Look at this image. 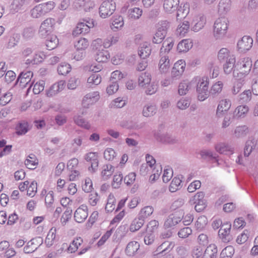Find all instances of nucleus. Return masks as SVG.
I'll use <instances>...</instances> for the list:
<instances>
[{"instance_id": "nucleus-1", "label": "nucleus", "mask_w": 258, "mask_h": 258, "mask_svg": "<svg viewBox=\"0 0 258 258\" xmlns=\"http://www.w3.org/2000/svg\"><path fill=\"white\" fill-rule=\"evenodd\" d=\"M252 67V61L248 57H241L238 59L234 69L235 77H242L247 75Z\"/></svg>"}, {"instance_id": "nucleus-2", "label": "nucleus", "mask_w": 258, "mask_h": 258, "mask_svg": "<svg viewBox=\"0 0 258 258\" xmlns=\"http://www.w3.org/2000/svg\"><path fill=\"white\" fill-rule=\"evenodd\" d=\"M94 27V22L93 19L84 20L83 22L77 24L72 34L75 36L81 34H87L90 31V28Z\"/></svg>"}, {"instance_id": "nucleus-3", "label": "nucleus", "mask_w": 258, "mask_h": 258, "mask_svg": "<svg viewBox=\"0 0 258 258\" xmlns=\"http://www.w3.org/2000/svg\"><path fill=\"white\" fill-rule=\"evenodd\" d=\"M209 81L207 77H203L199 80L197 91L200 101L205 100L208 96Z\"/></svg>"}, {"instance_id": "nucleus-4", "label": "nucleus", "mask_w": 258, "mask_h": 258, "mask_svg": "<svg viewBox=\"0 0 258 258\" xmlns=\"http://www.w3.org/2000/svg\"><path fill=\"white\" fill-rule=\"evenodd\" d=\"M228 29V21L225 18L218 19L214 24V35L217 38L224 36Z\"/></svg>"}, {"instance_id": "nucleus-5", "label": "nucleus", "mask_w": 258, "mask_h": 258, "mask_svg": "<svg viewBox=\"0 0 258 258\" xmlns=\"http://www.w3.org/2000/svg\"><path fill=\"white\" fill-rule=\"evenodd\" d=\"M37 182L35 180L31 182L26 180L20 183L19 188L21 191H27V195L34 197L37 192Z\"/></svg>"}, {"instance_id": "nucleus-6", "label": "nucleus", "mask_w": 258, "mask_h": 258, "mask_svg": "<svg viewBox=\"0 0 258 258\" xmlns=\"http://www.w3.org/2000/svg\"><path fill=\"white\" fill-rule=\"evenodd\" d=\"M116 9L115 3L113 1H106L102 3L99 8V14L103 18L111 15Z\"/></svg>"}, {"instance_id": "nucleus-7", "label": "nucleus", "mask_w": 258, "mask_h": 258, "mask_svg": "<svg viewBox=\"0 0 258 258\" xmlns=\"http://www.w3.org/2000/svg\"><path fill=\"white\" fill-rule=\"evenodd\" d=\"M169 23L167 21H163L158 26V30L155 34L153 38V42L154 43H160L164 39L167 30L169 27Z\"/></svg>"}, {"instance_id": "nucleus-8", "label": "nucleus", "mask_w": 258, "mask_h": 258, "mask_svg": "<svg viewBox=\"0 0 258 258\" xmlns=\"http://www.w3.org/2000/svg\"><path fill=\"white\" fill-rule=\"evenodd\" d=\"M253 44V39L248 36H243L237 44V49L239 52H244L251 48Z\"/></svg>"}, {"instance_id": "nucleus-9", "label": "nucleus", "mask_w": 258, "mask_h": 258, "mask_svg": "<svg viewBox=\"0 0 258 258\" xmlns=\"http://www.w3.org/2000/svg\"><path fill=\"white\" fill-rule=\"evenodd\" d=\"M66 86L64 81H60L52 85L46 91V95L48 97H52L63 90Z\"/></svg>"}, {"instance_id": "nucleus-10", "label": "nucleus", "mask_w": 258, "mask_h": 258, "mask_svg": "<svg viewBox=\"0 0 258 258\" xmlns=\"http://www.w3.org/2000/svg\"><path fill=\"white\" fill-rule=\"evenodd\" d=\"M230 224H224L222 225L218 232V235L221 240L224 243L229 242L231 239L230 235Z\"/></svg>"}, {"instance_id": "nucleus-11", "label": "nucleus", "mask_w": 258, "mask_h": 258, "mask_svg": "<svg viewBox=\"0 0 258 258\" xmlns=\"http://www.w3.org/2000/svg\"><path fill=\"white\" fill-rule=\"evenodd\" d=\"M146 164L142 165L140 168V173L143 175H146L156 163L155 159L151 155H147L146 156Z\"/></svg>"}, {"instance_id": "nucleus-12", "label": "nucleus", "mask_w": 258, "mask_h": 258, "mask_svg": "<svg viewBox=\"0 0 258 258\" xmlns=\"http://www.w3.org/2000/svg\"><path fill=\"white\" fill-rule=\"evenodd\" d=\"M231 106V103L230 100L227 99L221 100L217 108V116L219 117L222 116L229 110Z\"/></svg>"}, {"instance_id": "nucleus-13", "label": "nucleus", "mask_w": 258, "mask_h": 258, "mask_svg": "<svg viewBox=\"0 0 258 258\" xmlns=\"http://www.w3.org/2000/svg\"><path fill=\"white\" fill-rule=\"evenodd\" d=\"M163 9L167 13H172L175 12L179 6V0H163Z\"/></svg>"}, {"instance_id": "nucleus-14", "label": "nucleus", "mask_w": 258, "mask_h": 258, "mask_svg": "<svg viewBox=\"0 0 258 258\" xmlns=\"http://www.w3.org/2000/svg\"><path fill=\"white\" fill-rule=\"evenodd\" d=\"M181 221V216L177 213L170 214L164 223V226L166 228H171L177 225Z\"/></svg>"}, {"instance_id": "nucleus-15", "label": "nucleus", "mask_w": 258, "mask_h": 258, "mask_svg": "<svg viewBox=\"0 0 258 258\" xmlns=\"http://www.w3.org/2000/svg\"><path fill=\"white\" fill-rule=\"evenodd\" d=\"M99 98L98 92H94L87 94L83 98L82 105L84 108H88L90 104L96 102Z\"/></svg>"}, {"instance_id": "nucleus-16", "label": "nucleus", "mask_w": 258, "mask_h": 258, "mask_svg": "<svg viewBox=\"0 0 258 258\" xmlns=\"http://www.w3.org/2000/svg\"><path fill=\"white\" fill-rule=\"evenodd\" d=\"M235 65V57L234 55H232L226 60L225 63L223 64L224 72L227 74H229L231 72H233V75L234 76V69Z\"/></svg>"}, {"instance_id": "nucleus-17", "label": "nucleus", "mask_w": 258, "mask_h": 258, "mask_svg": "<svg viewBox=\"0 0 258 258\" xmlns=\"http://www.w3.org/2000/svg\"><path fill=\"white\" fill-rule=\"evenodd\" d=\"M140 244L135 241L130 242L126 245L125 252L127 255L129 256H135L140 249Z\"/></svg>"}, {"instance_id": "nucleus-18", "label": "nucleus", "mask_w": 258, "mask_h": 258, "mask_svg": "<svg viewBox=\"0 0 258 258\" xmlns=\"http://www.w3.org/2000/svg\"><path fill=\"white\" fill-rule=\"evenodd\" d=\"M55 24V21L54 19L47 18L42 23L40 27V31L44 33L50 32L53 29Z\"/></svg>"}, {"instance_id": "nucleus-19", "label": "nucleus", "mask_w": 258, "mask_h": 258, "mask_svg": "<svg viewBox=\"0 0 258 258\" xmlns=\"http://www.w3.org/2000/svg\"><path fill=\"white\" fill-rule=\"evenodd\" d=\"M185 62L182 59L177 61L172 69L171 74L173 76H180L184 72L185 68Z\"/></svg>"}, {"instance_id": "nucleus-20", "label": "nucleus", "mask_w": 258, "mask_h": 258, "mask_svg": "<svg viewBox=\"0 0 258 258\" xmlns=\"http://www.w3.org/2000/svg\"><path fill=\"white\" fill-rule=\"evenodd\" d=\"M159 71L161 73H167L170 68V60L167 55H161L158 64Z\"/></svg>"}, {"instance_id": "nucleus-21", "label": "nucleus", "mask_w": 258, "mask_h": 258, "mask_svg": "<svg viewBox=\"0 0 258 258\" xmlns=\"http://www.w3.org/2000/svg\"><path fill=\"white\" fill-rule=\"evenodd\" d=\"M192 47V42L189 39H183L177 46V50L179 52H186Z\"/></svg>"}, {"instance_id": "nucleus-22", "label": "nucleus", "mask_w": 258, "mask_h": 258, "mask_svg": "<svg viewBox=\"0 0 258 258\" xmlns=\"http://www.w3.org/2000/svg\"><path fill=\"white\" fill-rule=\"evenodd\" d=\"M89 40L84 37H81L79 39L76 40L74 42V46L75 49H78V50L85 51H86L87 49L89 46Z\"/></svg>"}, {"instance_id": "nucleus-23", "label": "nucleus", "mask_w": 258, "mask_h": 258, "mask_svg": "<svg viewBox=\"0 0 258 258\" xmlns=\"http://www.w3.org/2000/svg\"><path fill=\"white\" fill-rule=\"evenodd\" d=\"M33 73L31 71L22 73L19 76L17 82L22 87H25L31 81Z\"/></svg>"}, {"instance_id": "nucleus-24", "label": "nucleus", "mask_w": 258, "mask_h": 258, "mask_svg": "<svg viewBox=\"0 0 258 258\" xmlns=\"http://www.w3.org/2000/svg\"><path fill=\"white\" fill-rule=\"evenodd\" d=\"M231 2L230 0H221L218 6V13L220 15H224L231 9Z\"/></svg>"}, {"instance_id": "nucleus-25", "label": "nucleus", "mask_w": 258, "mask_h": 258, "mask_svg": "<svg viewBox=\"0 0 258 258\" xmlns=\"http://www.w3.org/2000/svg\"><path fill=\"white\" fill-rule=\"evenodd\" d=\"M217 248L215 244L209 245L204 252L202 258H216L217 255Z\"/></svg>"}, {"instance_id": "nucleus-26", "label": "nucleus", "mask_w": 258, "mask_h": 258, "mask_svg": "<svg viewBox=\"0 0 258 258\" xmlns=\"http://www.w3.org/2000/svg\"><path fill=\"white\" fill-rule=\"evenodd\" d=\"M85 159L87 161L91 162L90 168L94 171L98 165L97 154L95 153H89L86 155Z\"/></svg>"}, {"instance_id": "nucleus-27", "label": "nucleus", "mask_w": 258, "mask_h": 258, "mask_svg": "<svg viewBox=\"0 0 258 258\" xmlns=\"http://www.w3.org/2000/svg\"><path fill=\"white\" fill-rule=\"evenodd\" d=\"M151 75L147 72L142 73L139 77V85L142 87L145 88L150 84L151 82Z\"/></svg>"}, {"instance_id": "nucleus-28", "label": "nucleus", "mask_w": 258, "mask_h": 258, "mask_svg": "<svg viewBox=\"0 0 258 258\" xmlns=\"http://www.w3.org/2000/svg\"><path fill=\"white\" fill-rule=\"evenodd\" d=\"M174 45V42L172 38H168L163 42L160 49V55L163 53L167 54L172 49Z\"/></svg>"}, {"instance_id": "nucleus-29", "label": "nucleus", "mask_w": 258, "mask_h": 258, "mask_svg": "<svg viewBox=\"0 0 258 258\" xmlns=\"http://www.w3.org/2000/svg\"><path fill=\"white\" fill-rule=\"evenodd\" d=\"M124 25L123 17L121 16H115L113 17L111 24V29L113 31H116L121 28Z\"/></svg>"}, {"instance_id": "nucleus-30", "label": "nucleus", "mask_w": 258, "mask_h": 258, "mask_svg": "<svg viewBox=\"0 0 258 258\" xmlns=\"http://www.w3.org/2000/svg\"><path fill=\"white\" fill-rule=\"evenodd\" d=\"M215 149L220 154L229 155L233 153V149L225 143L218 144L215 147Z\"/></svg>"}, {"instance_id": "nucleus-31", "label": "nucleus", "mask_w": 258, "mask_h": 258, "mask_svg": "<svg viewBox=\"0 0 258 258\" xmlns=\"http://www.w3.org/2000/svg\"><path fill=\"white\" fill-rule=\"evenodd\" d=\"M26 167L30 169H34L38 164V160L34 154L29 155L25 161Z\"/></svg>"}, {"instance_id": "nucleus-32", "label": "nucleus", "mask_w": 258, "mask_h": 258, "mask_svg": "<svg viewBox=\"0 0 258 258\" xmlns=\"http://www.w3.org/2000/svg\"><path fill=\"white\" fill-rule=\"evenodd\" d=\"M142 13V10L139 8H131L128 11V17L131 20H137L141 17Z\"/></svg>"}, {"instance_id": "nucleus-33", "label": "nucleus", "mask_w": 258, "mask_h": 258, "mask_svg": "<svg viewBox=\"0 0 258 258\" xmlns=\"http://www.w3.org/2000/svg\"><path fill=\"white\" fill-rule=\"evenodd\" d=\"M189 4L185 3L182 7H180L177 10V18L178 19L185 18L189 12Z\"/></svg>"}, {"instance_id": "nucleus-34", "label": "nucleus", "mask_w": 258, "mask_h": 258, "mask_svg": "<svg viewBox=\"0 0 258 258\" xmlns=\"http://www.w3.org/2000/svg\"><path fill=\"white\" fill-rule=\"evenodd\" d=\"M194 21L195 30L198 31L202 29L206 24V18L203 15H199L195 17Z\"/></svg>"}, {"instance_id": "nucleus-35", "label": "nucleus", "mask_w": 258, "mask_h": 258, "mask_svg": "<svg viewBox=\"0 0 258 258\" xmlns=\"http://www.w3.org/2000/svg\"><path fill=\"white\" fill-rule=\"evenodd\" d=\"M189 29V23L188 21H185L178 25L176 29V33L180 36H184L187 33Z\"/></svg>"}, {"instance_id": "nucleus-36", "label": "nucleus", "mask_w": 258, "mask_h": 258, "mask_svg": "<svg viewBox=\"0 0 258 258\" xmlns=\"http://www.w3.org/2000/svg\"><path fill=\"white\" fill-rule=\"evenodd\" d=\"M174 243L169 241H165L161 245H160L157 248V251L160 253H163V252L167 251H170L174 247Z\"/></svg>"}, {"instance_id": "nucleus-37", "label": "nucleus", "mask_w": 258, "mask_h": 258, "mask_svg": "<svg viewBox=\"0 0 258 258\" xmlns=\"http://www.w3.org/2000/svg\"><path fill=\"white\" fill-rule=\"evenodd\" d=\"M41 194L45 196V202L48 205H51L54 202V192L52 190H47L46 189H43Z\"/></svg>"}, {"instance_id": "nucleus-38", "label": "nucleus", "mask_w": 258, "mask_h": 258, "mask_svg": "<svg viewBox=\"0 0 258 258\" xmlns=\"http://www.w3.org/2000/svg\"><path fill=\"white\" fill-rule=\"evenodd\" d=\"M249 108L246 105L237 106L234 110V116L237 117L244 116L248 112Z\"/></svg>"}, {"instance_id": "nucleus-39", "label": "nucleus", "mask_w": 258, "mask_h": 258, "mask_svg": "<svg viewBox=\"0 0 258 258\" xmlns=\"http://www.w3.org/2000/svg\"><path fill=\"white\" fill-rule=\"evenodd\" d=\"M58 43V39L56 36L48 38L46 41V46L48 50H52L56 47Z\"/></svg>"}, {"instance_id": "nucleus-40", "label": "nucleus", "mask_w": 258, "mask_h": 258, "mask_svg": "<svg viewBox=\"0 0 258 258\" xmlns=\"http://www.w3.org/2000/svg\"><path fill=\"white\" fill-rule=\"evenodd\" d=\"M88 211H75L74 218L76 222L81 223L88 217Z\"/></svg>"}, {"instance_id": "nucleus-41", "label": "nucleus", "mask_w": 258, "mask_h": 258, "mask_svg": "<svg viewBox=\"0 0 258 258\" xmlns=\"http://www.w3.org/2000/svg\"><path fill=\"white\" fill-rule=\"evenodd\" d=\"M151 49L147 44H143L139 50V55L143 59L148 57L151 54Z\"/></svg>"}, {"instance_id": "nucleus-42", "label": "nucleus", "mask_w": 258, "mask_h": 258, "mask_svg": "<svg viewBox=\"0 0 258 258\" xmlns=\"http://www.w3.org/2000/svg\"><path fill=\"white\" fill-rule=\"evenodd\" d=\"M114 171L113 166L111 164H107L104 166L103 169L102 171V176L105 178L107 179L112 175Z\"/></svg>"}, {"instance_id": "nucleus-43", "label": "nucleus", "mask_w": 258, "mask_h": 258, "mask_svg": "<svg viewBox=\"0 0 258 258\" xmlns=\"http://www.w3.org/2000/svg\"><path fill=\"white\" fill-rule=\"evenodd\" d=\"M234 253V249L232 246L229 245L224 248L221 252V258H231Z\"/></svg>"}, {"instance_id": "nucleus-44", "label": "nucleus", "mask_w": 258, "mask_h": 258, "mask_svg": "<svg viewBox=\"0 0 258 258\" xmlns=\"http://www.w3.org/2000/svg\"><path fill=\"white\" fill-rule=\"evenodd\" d=\"M204 249L200 245L194 246L191 251V255L192 258H200L203 256Z\"/></svg>"}, {"instance_id": "nucleus-45", "label": "nucleus", "mask_w": 258, "mask_h": 258, "mask_svg": "<svg viewBox=\"0 0 258 258\" xmlns=\"http://www.w3.org/2000/svg\"><path fill=\"white\" fill-rule=\"evenodd\" d=\"M36 239H32L29 241L24 248V251L26 253H30L34 252L37 248V244H35Z\"/></svg>"}, {"instance_id": "nucleus-46", "label": "nucleus", "mask_w": 258, "mask_h": 258, "mask_svg": "<svg viewBox=\"0 0 258 258\" xmlns=\"http://www.w3.org/2000/svg\"><path fill=\"white\" fill-rule=\"evenodd\" d=\"M144 222L141 219L136 218L132 222L130 227L131 232H135L140 229L144 224Z\"/></svg>"}, {"instance_id": "nucleus-47", "label": "nucleus", "mask_w": 258, "mask_h": 258, "mask_svg": "<svg viewBox=\"0 0 258 258\" xmlns=\"http://www.w3.org/2000/svg\"><path fill=\"white\" fill-rule=\"evenodd\" d=\"M181 181V179L179 177H174L170 183L169 190L171 192L176 191L180 186Z\"/></svg>"}, {"instance_id": "nucleus-48", "label": "nucleus", "mask_w": 258, "mask_h": 258, "mask_svg": "<svg viewBox=\"0 0 258 258\" xmlns=\"http://www.w3.org/2000/svg\"><path fill=\"white\" fill-rule=\"evenodd\" d=\"M119 39L118 36H110L105 39L103 42V46L105 48H109L112 45L115 44Z\"/></svg>"}, {"instance_id": "nucleus-49", "label": "nucleus", "mask_w": 258, "mask_h": 258, "mask_svg": "<svg viewBox=\"0 0 258 258\" xmlns=\"http://www.w3.org/2000/svg\"><path fill=\"white\" fill-rule=\"evenodd\" d=\"M207 223L208 220L206 217L202 216L198 218L195 223V226L198 230H202L207 225Z\"/></svg>"}, {"instance_id": "nucleus-50", "label": "nucleus", "mask_w": 258, "mask_h": 258, "mask_svg": "<svg viewBox=\"0 0 258 258\" xmlns=\"http://www.w3.org/2000/svg\"><path fill=\"white\" fill-rule=\"evenodd\" d=\"M232 55H230V51L227 48H222L219 51L218 58L220 61H222L225 59H227Z\"/></svg>"}, {"instance_id": "nucleus-51", "label": "nucleus", "mask_w": 258, "mask_h": 258, "mask_svg": "<svg viewBox=\"0 0 258 258\" xmlns=\"http://www.w3.org/2000/svg\"><path fill=\"white\" fill-rule=\"evenodd\" d=\"M86 55V51L75 49V51L72 54L71 58L76 61H80L82 60Z\"/></svg>"}, {"instance_id": "nucleus-52", "label": "nucleus", "mask_w": 258, "mask_h": 258, "mask_svg": "<svg viewBox=\"0 0 258 258\" xmlns=\"http://www.w3.org/2000/svg\"><path fill=\"white\" fill-rule=\"evenodd\" d=\"M71 70V67L69 63H62L60 64L57 69L59 74L66 75L68 74Z\"/></svg>"}, {"instance_id": "nucleus-53", "label": "nucleus", "mask_w": 258, "mask_h": 258, "mask_svg": "<svg viewBox=\"0 0 258 258\" xmlns=\"http://www.w3.org/2000/svg\"><path fill=\"white\" fill-rule=\"evenodd\" d=\"M126 104V100L118 97L113 100L110 105L111 108H121Z\"/></svg>"}, {"instance_id": "nucleus-54", "label": "nucleus", "mask_w": 258, "mask_h": 258, "mask_svg": "<svg viewBox=\"0 0 258 258\" xmlns=\"http://www.w3.org/2000/svg\"><path fill=\"white\" fill-rule=\"evenodd\" d=\"M116 200L113 194L108 196L105 210H114L115 208Z\"/></svg>"}, {"instance_id": "nucleus-55", "label": "nucleus", "mask_w": 258, "mask_h": 258, "mask_svg": "<svg viewBox=\"0 0 258 258\" xmlns=\"http://www.w3.org/2000/svg\"><path fill=\"white\" fill-rule=\"evenodd\" d=\"M101 82V77L99 74H92L90 76L87 80L88 83L91 85H97Z\"/></svg>"}, {"instance_id": "nucleus-56", "label": "nucleus", "mask_w": 258, "mask_h": 258, "mask_svg": "<svg viewBox=\"0 0 258 258\" xmlns=\"http://www.w3.org/2000/svg\"><path fill=\"white\" fill-rule=\"evenodd\" d=\"M156 107L154 105H147L144 107L143 114L146 117L151 116L155 113Z\"/></svg>"}, {"instance_id": "nucleus-57", "label": "nucleus", "mask_w": 258, "mask_h": 258, "mask_svg": "<svg viewBox=\"0 0 258 258\" xmlns=\"http://www.w3.org/2000/svg\"><path fill=\"white\" fill-rule=\"evenodd\" d=\"M252 97V94L250 90L244 91L239 95V100L243 102L249 101Z\"/></svg>"}, {"instance_id": "nucleus-58", "label": "nucleus", "mask_w": 258, "mask_h": 258, "mask_svg": "<svg viewBox=\"0 0 258 258\" xmlns=\"http://www.w3.org/2000/svg\"><path fill=\"white\" fill-rule=\"evenodd\" d=\"M173 170L171 168L167 167L164 170L162 179L164 182H168L173 176Z\"/></svg>"}, {"instance_id": "nucleus-59", "label": "nucleus", "mask_w": 258, "mask_h": 258, "mask_svg": "<svg viewBox=\"0 0 258 258\" xmlns=\"http://www.w3.org/2000/svg\"><path fill=\"white\" fill-rule=\"evenodd\" d=\"M83 190L86 192H89L93 189L92 180L89 178H86L84 180V183L82 185Z\"/></svg>"}, {"instance_id": "nucleus-60", "label": "nucleus", "mask_w": 258, "mask_h": 258, "mask_svg": "<svg viewBox=\"0 0 258 258\" xmlns=\"http://www.w3.org/2000/svg\"><path fill=\"white\" fill-rule=\"evenodd\" d=\"M55 230L51 229L48 232L45 243L48 247L51 246L53 243V240L55 239V235L54 234Z\"/></svg>"}, {"instance_id": "nucleus-61", "label": "nucleus", "mask_w": 258, "mask_h": 258, "mask_svg": "<svg viewBox=\"0 0 258 258\" xmlns=\"http://www.w3.org/2000/svg\"><path fill=\"white\" fill-rule=\"evenodd\" d=\"M189 84L188 82L184 81L179 84L178 93L180 95L186 94L189 88Z\"/></svg>"}, {"instance_id": "nucleus-62", "label": "nucleus", "mask_w": 258, "mask_h": 258, "mask_svg": "<svg viewBox=\"0 0 258 258\" xmlns=\"http://www.w3.org/2000/svg\"><path fill=\"white\" fill-rule=\"evenodd\" d=\"M116 156L115 151L112 148H107L104 152V158L108 161L112 160Z\"/></svg>"}, {"instance_id": "nucleus-63", "label": "nucleus", "mask_w": 258, "mask_h": 258, "mask_svg": "<svg viewBox=\"0 0 258 258\" xmlns=\"http://www.w3.org/2000/svg\"><path fill=\"white\" fill-rule=\"evenodd\" d=\"M45 82L44 81H39L36 82L33 87V92L35 94H39L44 88Z\"/></svg>"}, {"instance_id": "nucleus-64", "label": "nucleus", "mask_w": 258, "mask_h": 258, "mask_svg": "<svg viewBox=\"0 0 258 258\" xmlns=\"http://www.w3.org/2000/svg\"><path fill=\"white\" fill-rule=\"evenodd\" d=\"M248 231L247 230H244L242 233L239 234L236 240L237 243L239 244H242L244 243L248 238Z\"/></svg>"}]
</instances>
